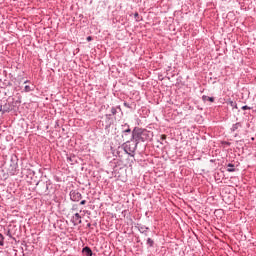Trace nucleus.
I'll list each match as a JSON object with an SVG mask.
<instances>
[{
    "label": "nucleus",
    "instance_id": "obj_4",
    "mask_svg": "<svg viewBox=\"0 0 256 256\" xmlns=\"http://www.w3.org/2000/svg\"><path fill=\"white\" fill-rule=\"evenodd\" d=\"M73 221H74V223H81V215H79V213H76L73 216Z\"/></svg>",
    "mask_w": 256,
    "mask_h": 256
},
{
    "label": "nucleus",
    "instance_id": "obj_6",
    "mask_svg": "<svg viewBox=\"0 0 256 256\" xmlns=\"http://www.w3.org/2000/svg\"><path fill=\"white\" fill-rule=\"evenodd\" d=\"M235 166L233 165V164H228V169H227V171L229 172V173H233V171H235V168H234Z\"/></svg>",
    "mask_w": 256,
    "mask_h": 256
},
{
    "label": "nucleus",
    "instance_id": "obj_8",
    "mask_svg": "<svg viewBox=\"0 0 256 256\" xmlns=\"http://www.w3.org/2000/svg\"><path fill=\"white\" fill-rule=\"evenodd\" d=\"M147 244L150 246V247H153V240L151 238H148L147 239Z\"/></svg>",
    "mask_w": 256,
    "mask_h": 256
},
{
    "label": "nucleus",
    "instance_id": "obj_5",
    "mask_svg": "<svg viewBox=\"0 0 256 256\" xmlns=\"http://www.w3.org/2000/svg\"><path fill=\"white\" fill-rule=\"evenodd\" d=\"M202 99L203 101H210V103H213V101H215V98L209 96H203Z\"/></svg>",
    "mask_w": 256,
    "mask_h": 256
},
{
    "label": "nucleus",
    "instance_id": "obj_1",
    "mask_svg": "<svg viewBox=\"0 0 256 256\" xmlns=\"http://www.w3.org/2000/svg\"><path fill=\"white\" fill-rule=\"evenodd\" d=\"M145 137H147V131L141 128H134L132 132V139L135 141H145Z\"/></svg>",
    "mask_w": 256,
    "mask_h": 256
},
{
    "label": "nucleus",
    "instance_id": "obj_13",
    "mask_svg": "<svg viewBox=\"0 0 256 256\" xmlns=\"http://www.w3.org/2000/svg\"><path fill=\"white\" fill-rule=\"evenodd\" d=\"M85 203H87V201L82 200V201L80 202V205H85Z\"/></svg>",
    "mask_w": 256,
    "mask_h": 256
},
{
    "label": "nucleus",
    "instance_id": "obj_15",
    "mask_svg": "<svg viewBox=\"0 0 256 256\" xmlns=\"http://www.w3.org/2000/svg\"><path fill=\"white\" fill-rule=\"evenodd\" d=\"M91 39H92L91 36L87 37V41H91Z\"/></svg>",
    "mask_w": 256,
    "mask_h": 256
},
{
    "label": "nucleus",
    "instance_id": "obj_2",
    "mask_svg": "<svg viewBox=\"0 0 256 256\" xmlns=\"http://www.w3.org/2000/svg\"><path fill=\"white\" fill-rule=\"evenodd\" d=\"M70 199L72 201H81V193L77 191L70 192Z\"/></svg>",
    "mask_w": 256,
    "mask_h": 256
},
{
    "label": "nucleus",
    "instance_id": "obj_10",
    "mask_svg": "<svg viewBox=\"0 0 256 256\" xmlns=\"http://www.w3.org/2000/svg\"><path fill=\"white\" fill-rule=\"evenodd\" d=\"M25 91L28 93L29 91H31V87L29 85L25 86Z\"/></svg>",
    "mask_w": 256,
    "mask_h": 256
},
{
    "label": "nucleus",
    "instance_id": "obj_14",
    "mask_svg": "<svg viewBox=\"0 0 256 256\" xmlns=\"http://www.w3.org/2000/svg\"><path fill=\"white\" fill-rule=\"evenodd\" d=\"M242 109H243V111H245V110L249 109V107L248 106H243Z\"/></svg>",
    "mask_w": 256,
    "mask_h": 256
},
{
    "label": "nucleus",
    "instance_id": "obj_7",
    "mask_svg": "<svg viewBox=\"0 0 256 256\" xmlns=\"http://www.w3.org/2000/svg\"><path fill=\"white\" fill-rule=\"evenodd\" d=\"M5 241V237H3V234H0V245L3 247Z\"/></svg>",
    "mask_w": 256,
    "mask_h": 256
},
{
    "label": "nucleus",
    "instance_id": "obj_9",
    "mask_svg": "<svg viewBox=\"0 0 256 256\" xmlns=\"http://www.w3.org/2000/svg\"><path fill=\"white\" fill-rule=\"evenodd\" d=\"M134 17H135L136 21H141V18H139V13L136 12L134 14Z\"/></svg>",
    "mask_w": 256,
    "mask_h": 256
},
{
    "label": "nucleus",
    "instance_id": "obj_12",
    "mask_svg": "<svg viewBox=\"0 0 256 256\" xmlns=\"http://www.w3.org/2000/svg\"><path fill=\"white\" fill-rule=\"evenodd\" d=\"M130 131H131V128H128V129L124 130V133H130Z\"/></svg>",
    "mask_w": 256,
    "mask_h": 256
},
{
    "label": "nucleus",
    "instance_id": "obj_11",
    "mask_svg": "<svg viewBox=\"0 0 256 256\" xmlns=\"http://www.w3.org/2000/svg\"><path fill=\"white\" fill-rule=\"evenodd\" d=\"M161 139H162L163 141H165V139H167V135L163 134V135L161 136Z\"/></svg>",
    "mask_w": 256,
    "mask_h": 256
},
{
    "label": "nucleus",
    "instance_id": "obj_3",
    "mask_svg": "<svg viewBox=\"0 0 256 256\" xmlns=\"http://www.w3.org/2000/svg\"><path fill=\"white\" fill-rule=\"evenodd\" d=\"M83 253L86 254L87 256L93 255V251H91V248H89V247L83 248Z\"/></svg>",
    "mask_w": 256,
    "mask_h": 256
}]
</instances>
